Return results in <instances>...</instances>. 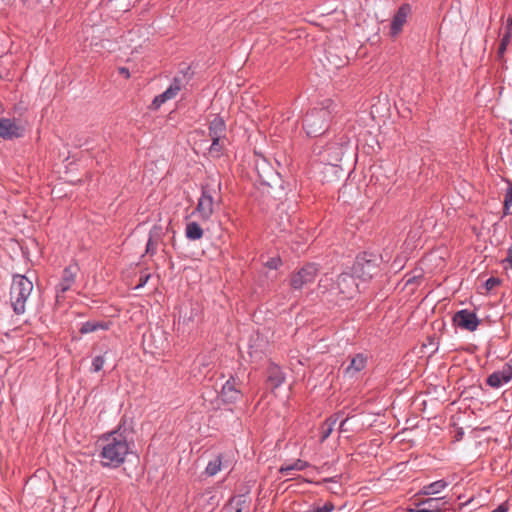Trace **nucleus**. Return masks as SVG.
Instances as JSON below:
<instances>
[{
	"label": "nucleus",
	"instance_id": "nucleus-1",
	"mask_svg": "<svg viewBox=\"0 0 512 512\" xmlns=\"http://www.w3.org/2000/svg\"><path fill=\"white\" fill-rule=\"evenodd\" d=\"M104 442L100 452L101 465L103 467H120L129 453V445L126 437L118 430L104 434L101 438Z\"/></svg>",
	"mask_w": 512,
	"mask_h": 512
},
{
	"label": "nucleus",
	"instance_id": "nucleus-2",
	"mask_svg": "<svg viewBox=\"0 0 512 512\" xmlns=\"http://www.w3.org/2000/svg\"><path fill=\"white\" fill-rule=\"evenodd\" d=\"M334 103L326 99L308 111L303 119V129L310 137L322 135L333 117Z\"/></svg>",
	"mask_w": 512,
	"mask_h": 512
},
{
	"label": "nucleus",
	"instance_id": "nucleus-3",
	"mask_svg": "<svg viewBox=\"0 0 512 512\" xmlns=\"http://www.w3.org/2000/svg\"><path fill=\"white\" fill-rule=\"evenodd\" d=\"M33 288V282L25 275H13L9 296L11 307L16 315L25 313L26 302L33 291Z\"/></svg>",
	"mask_w": 512,
	"mask_h": 512
},
{
	"label": "nucleus",
	"instance_id": "nucleus-4",
	"mask_svg": "<svg viewBox=\"0 0 512 512\" xmlns=\"http://www.w3.org/2000/svg\"><path fill=\"white\" fill-rule=\"evenodd\" d=\"M349 143L350 139L347 134L340 133L336 135L319 151L321 161L331 166H337L342 160Z\"/></svg>",
	"mask_w": 512,
	"mask_h": 512
},
{
	"label": "nucleus",
	"instance_id": "nucleus-5",
	"mask_svg": "<svg viewBox=\"0 0 512 512\" xmlns=\"http://www.w3.org/2000/svg\"><path fill=\"white\" fill-rule=\"evenodd\" d=\"M352 270L355 276L364 281L371 279L379 271L378 256L367 252L358 255Z\"/></svg>",
	"mask_w": 512,
	"mask_h": 512
},
{
	"label": "nucleus",
	"instance_id": "nucleus-6",
	"mask_svg": "<svg viewBox=\"0 0 512 512\" xmlns=\"http://www.w3.org/2000/svg\"><path fill=\"white\" fill-rule=\"evenodd\" d=\"M221 183L218 181L206 182L202 185V195L198 201L196 210L201 214L203 218H208L213 211V203L215 198L221 200L220 195Z\"/></svg>",
	"mask_w": 512,
	"mask_h": 512
},
{
	"label": "nucleus",
	"instance_id": "nucleus-7",
	"mask_svg": "<svg viewBox=\"0 0 512 512\" xmlns=\"http://www.w3.org/2000/svg\"><path fill=\"white\" fill-rule=\"evenodd\" d=\"M319 273V267L315 263H306L298 271L290 276V287L293 290H301L305 285L314 282Z\"/></svg>",
	"mask_w": 512,
	"mask_h": 512
},
{
	"label": "nucleus",
	"instance_id": "nucleus-8",
	"mask_svg": "<svg viewBox=\"0 0 512 512\" xmlns=\"http://www.w3.org/2000/svg\"><path fill=\"white\" fill-rule=\"evenodd\" d=\"M79 271L80 268L77 262L71 263L63 269L60 282L56 286L57 303L65 299L64 294L75 284Z\"/></svg>",
	"mask_w": 512,
	"mask_h": 512
},
{
	"label": "nucleus",
	"instance_id": "nucleus-9",
	"mask_svg": "<svg viewBox=\"0 0 512 512\" xmlns=\"http://www.w3.org/2000/svg\"><path fill=\"white\" fill-rule=\"evenodd\" d=\"M452 321L454 326L470 332L475 331L481 322L476 313L468 309L457 311L454 314Z\"/></svg>",
	"mask_w": 512,
	"mask_h": 512
},
{
	"label": "nucleus",
	"instance_id": "nucleus-10",
	"mask_svg": "<svg viewBox=\"0 0 512 512\" xmlns=\"http://www.w3.org/2000/svg\"><path fill=\"white\" fill-rule=\"evenodd\" d=\"M336 288L342 300L353 298L358 292L355 277L349 273H342L337 277Z\"/></svg>",
	"mask_w": 512,
	"mask_h": 512
},
{
	"label": "nucleus",
	"instance_id": "nucleus-11",
	"mask_svg": "<svg viewBox=\"0 0 512 512\" xmlns=\"http://www.w3.org/2000/svg\"><path fill=\"white\" fill-rule=\"evenodd\" d=\"M224 132V118L220 115H217L209 125V135L212 140V144L210 146V153H216V156H220V151L222 149L221 139L223 137Z\"/></svg>",
	"mask_w": 512,
	"mask_h": 512
},
{
	"label": "nucleus",
	"instance_id": "nucleus-12",
	"mask_svg": "<svg viewBox=\"0 0 512 512\" xmlns=\"http://www.w3.org/2000/svg\"><path fill=\"white\" fill-rule=\"evenodd\" d=\"M512 380V358L506 362L502 369L491 373L487 379L486 384L491 388H500L502 385L509 383Z\"/></svg>",
	"mask_w": 512,
	"mask_h": 512
},
{
	"label": "nucleus",
	"instance_id": "nucleus-13",
	"mask_svg": "<svg viewBox=\"0 0 512 512\" xmlns=\"http://www.w3.org/2000/svg\"><path fill=\"white\" fill-rule=\"evenodd\" d=\"M254 168L261 184L270 186L271 180L276 176L270 163L264 157L255 155Z\"/></svg>",
	"mask_w": 512,
	"mask_h": 512
},
{
	"label": "nucleus",
	"instance_id": "nucleus-14",
	"mask_svg": "<svg viewBox=\"0 0 512 512\" xmlns=\"http://www.w3.org/2000/svg\"><path fill=\"white\" fill-rule=\"evenodd\" d=\"M193 76V72L189 66H185L183 69L179 70L177 75L173 78L170 86L166 89L171 93L173 97H175L181 89L188 83V81Z\"/></svg>",
	"mask_w": 512,
	"mask_h": 512
},
{
	"label": "nucleus",
	"instance_id": "nucleus-15",
	"mask_svg": "<svg viewBox=\"0 0 512 512\" xmlns=\"http://www.w3.org/2000/svg\"><path fill=\"white\" fill-rule=\"evenodd\" d=\"M410 12V7L408 4H404L399 7L397 12L394 14L391 25H390V34L392 36H396L402 30L403 25L407 21V16Z\"/></svg>",
	"mask_w": 512,
	"mask_h": 512
},
{
	"label": "nucleus",
	"instance_id": "nucleus-16",
	"mask_svg": "<svg viewBox=\"0 0 512 512\" xmlns=\"http://www.w3.org/2000/svg\"><path fill=\"white\" fill-rule=\"evenodd\" d=\"M21 136L20 127L11 119L0 118V137L13 139Z\"/></svg>",
	"mask_w": 512,
	"mask_h": 512
},
{
	"label": "nucleus",
	"instance_id": "nucleus-17",
	"mask_svg": "<svg viewBox=\"0 0 512 512\" xmlns=\"http://www.w3.org/2000/svg\"><path fill=\"white\" fill-rule=\"evenodd\" d=\"M267 384L271 389L280 387L285 381V374L280 366L270 364L267 368Z\"/></svg>",
	"mask_w": 512,
	"mask_h": 512
},
{
	"label": "nucleus",
	"instance_id": "nucleus-18",
	"mask_svg": "<svg viewBox=\"0 0 512 512\" xmlns=\"http://www.w3.org/2000/svg\"><path fill=\"white\" fill-rule=\"evenodd\" d=\"M366 363L367 358L362 353L356 354L351 358L350 364L344 370V374L354 377L366 367Z\"/></svg>",
	"mask_w": 512,
	"mask_h": 512
},
{
	"label": "nucleus",
	"instance_id": "nucleus-19",
	"mask_svg": "<svg viewBox=\"0 0 512 512\" xmlns=\"http://www.w3.org/2000/svg\"><path fill=\"white\" fill-rule=\"evenodd\" d=\"M340 415H342L341 412H337L330 417H328L320 426L319 432H320V442H324L328 437L332 434L334 427L337 423V421L340 418Z\"/></svg>",
	"mask_w": 512,
	"mask_h": 512
},
{
	"label": "nucleus",
	"instance_id": "nucleus-20",
	"mask_svg": "<svg viewBox=\"0 0 512 512\" xmlns=\"http://www.w3.org/2000/svg\"><path fill=\"white\" fill-rule=\"evenodd\" d=\"M440 498H427L416 504V509L412 512H441Z\"/></svg>",
	"mask_w": 512,
	"mask_h": 512
},
{
	"label": "nucleus",
	"instance_id": "nucleus-21",
	"mask_svg": "<svg viewBox=\"0 0 512 512\" xmlns=\"http://www.w3.org/2000/svg\"><path fill=\"white\" fill-rule=\"evenodd\" d=\"M110 326H111L110 321L92 320V321H87V322L82 323V325L79 329V332H80V334L84 335V334L96 332L98 330H109Z\"/></svg>",
	"mask_w": 512,
	"mask_h": 512
},
{
	"label": "nucleus",
	"instance_id": "nucleus-22",
	"mask_svg": "<svg viewBox=\"0 0 512 512\" xmlns=\"http://www.w3.org/2000/svg\"><path fill=\"white\" fill-rule=\"evenodd\" d=\"M448 483L441 479L437 480L435 482H432L428 485L423 486V488L420 490V494L423 495H434L440 493L442 490H444L447 487Z\"/></svg>",
	"mask_w": 512,
	"mask_h": 512
},
{
	"label": "nucleus",
	"instance_id": "nucleus-23",
	"mask_svg": "<svg viewBox=\"0 0 512 512\" xmlns=\"http://www.w3.org/2000/svg\"><path fill=\"white\" fill-rule=\"evenodd\" d=\"M203 229L197 222L186 224L185 235L191 241L199 240L203 237Z\"/></svg>",
	"mask_w": 512,
	"mask_h": 512
},
{
	"label": "nucleus",
	"instance_id": "nucleus-24",
	"mask_svg": "<svg viewBox=\"0 0 512 512\" xmlns=\"http://www.w3.org/2000/svg\"><path fill=\"white\" fill-rule=\"evenodd\" d=\"M242 400V393L231 385L230 380L226 381V405L229 403H237Z\"/></svg>",
	"mask_w": 512,
	"mask_h": 512
},
{
	"label": "nucleus",
	"instance_id": "nucleus-25",
	"mask_svg": "<svg viewBox=\"0 0 512 512\" xmlns=\"http://www.w3.org/2000/svg\"><path fill=\"white\" fill-rule=\"evenodd\" d=\"M309 466H310V464L307 461L297 459L292 464L281 466L279 469V472L283 475H288L293 470L302 471Z\"/></svg>",
	"mask_w": 512,
	"mask_h": 512
},
{
	"label": "nucleus",
	"instance_id": "nucleus-26",
	"mask_svg": "<svg viewBox=\"0 0 512 512\" xmlns=\"http://www.w3.org/2000/svg\"><path fill=\"white\" fill-rule=\"evenodd\" d=\"M512 40V33L505 32L500 40L499 47L497 50V58L502 60L504 58L507 47L510 45Z\"/></svg>",
	"mask_w": 512,
	"mask_h": 512
},
{
	"label": "nucleus",
	"instance_id": "nucleus-27",
	"mask_svg": "<svg viewBox=\"0 0 512 512\" xmlns=\"http://www.w3.org/2000/svg\"><path fill=\"white\" fill-rule=\"evenodd\" d=\"M246 500L243 495L232 497L228 504H226V510L231 512H242V505L245 504Z\"/></svg>",
	"mask_w": 512,
	"mask_h": 512
},
{
	"label": "nucleus",
	"instance_id": "nucleus-28",
	"mask_svg": "<svg viewBox=\"0 0 512 512\" xmlns=\"http://www.w3.org/2000/svg\"><path fill=\"white\" fill-rule=\"evenodd\" d=\"M174 97L171 95L170 92H168L167 90H165L162 94L160 95H157L152 103H151V106L150 108L153 109V110H157L160 108V106L165 103L167 100H170V99H173Z\"/></svg>",
	"mask_w": 512,
	"mask_h": 512
},
{
	"label": "nucleus",
	"instance_id": "nucleus-29",
	"mask_svg": "<svg viewBox=\"0 0 512 512\" xmlns=\"http://www.w3.org/2000/svg\"><path fill=\"white\" fill-rule=\"evenodd\" d=\"M222 461H221V455H219L216 459L213 461H210L205 469V473L208 476L215 475L220 469H221Z\"/></svg>",
	"mask_w": 512,
	"mask_h": 512
},
{
	"label": "nucleus",
	"instance_id": "nucleus-30",
	"mask_svg": "<svg viewBox=\"0 0 512 512\" xmlns=\"http://www.w3.org/2000/svg\"><path fill=\"white\" fill-rule=\"evenodd\" d=\"M503 214L505 216L512 214V185L507 189L505 193Z\"/></svg>",
	"mask_w": 512,
	"mask_h": 512
},
{
	"label": "nucleus",
	"instance_id": "nucleus-31",
	"mask_svg": "<svg viewBox=\"0 0 512 512\" xmlns=\"http://www.w3.org/2000/svg\"><path fill=\"white\" fill-rule=\"evenodd\" d=\"M105 363L104 357L101 355L95 356L92 360V371L99 372Z\"/></svg>",
	"mask_w": 512,
	"mask_h": 512
},
{
	"label": "nucleus",
	"instance_id": "nucleus-32",
	"mask_svg": "<svg viewBox=\"0 0 512 512\" xmlns=\"http://www.w3.org/2000/svg\"><path fill=\"white\" fill-rule=\"evenodd\" d=\"M150 277H151L150 273H148L147 271H142L139 275V279L135 286V289H139V288H142L143 286H145V284L148 282Z\"/></svg>",
	"mask_w": 512,
	"mask_h": 512
},
{
	"label": "nucleus",
	"instance_id": "nucleus-33",
	"mask_svg": "<svg viewBox=\"0 0 512 512\" xmlns=\"http://www.w3.org/2000/svg\"><path fill=\"white\" fill-rule=\"evenodd\" d=\"M157 251V243L153 240L152 236L150 235L147 245H146V253L153 256L156 254Z\"/></svg>",
	"mask_w": 512,
	"mask_h": 512
},
{
	"label": "nucleus",
	"instance_id": "nucleus-34",
	"mask_svg": "<svg viewBox=\"0 0 512 512\" xmlns=\"http://www.w3.org/2000/svg\"><path fill=\"white\" fill-rule=\"evenodd\" d=\"M501 283L499 278L496 277H490L485 282V288L490 291L494 289L495 287L499 286Z\"/></svg>",
	"mask_w": 512,
	"mask_h": 512
},
{
	"label": "nucleus",
	"instance_id": "nucleus-35",
	"mask_svg": "<svg viewBox=\"0 0 512 512\" xmlns=\"http://www.w3.org/2000/svg\"><path fill=\"white\" fill-rule=\"evenodd\" d=\"M282 264L280 257H272L266 263L265 266L269 269H277Z\"/></svg>",
	"mask_w": 512,
	"mask_h": 512
},
{
	"label": "nucleus",
	"instance_id": "nucleus-36",
	"mask_svg": "<svg viewBox=\"0 0 512 512\" xmlns=\"http://www.w3.org/2000/svg\"><path fill=\"white\" fill-rule=\"evenodd\" d=\"M118 73L120 75L124 76L126 79L130 78V72H129V69L127 67H119L118 68Z\"/></svg>",
	"mask_w": 512,
	"mask_h": 512
},
{
	"label": "nucleus",
	"instance_id": "nucleus-37",
	"mask_svg": "<svg viewBox=\"0 0 512 512\" xmlns=\"http://www.w3.org/2000/svg\"><path fill=\"white\" fill-rule=\"evenodd\" d=\"M491 512H508V505L506 503H502Z\"/></svg>",
	"mask_w": 512,
	"mask_h": 512
},
{
	"label": "nucleus",
	"instance_id": "nucleus-38",
	"mask_svg": "<svg viewBox=\"0 0 512 512\" xmlns=\"http://www.w3.org/2000/svg\"><path fill=\"white\" fill-rule=\"evenodd\" d=\"M505 30L512 33V15L507 18Z\"/></svg>",
	"mask_w": 512,
	"mask_h": 512
},
{
	"label": "nucleus",
	"instance_id": "nucleus-39",
	"mask_svg": "<svg viewBox=\"0 0 512 512\" xmlns=\"http://www.w3.org/2000/svg\"><path fill=\"white\" fill-rule=\"evenodd\" d=\"M505 261L508 262L512 268V245L507 250V256H506Z\"/></svg>",
	"mask_w": 512,
	"mask_h": 512
},
{
	"label": "nucleus",
	"instance_id": "nucleus-40",
	"mask_svg": "<svg viewBox=\"0 0 512 512\" xmlns=\"http://www.w3.org/2000/svg\"><path fill=\"white\" fill-rule=\"evenodd\" d=\"M348 419H349V416H347L346 418H344V419L340 422V425H339V430H340V432H345V431H347V429H346V425H345V424H346V422L348 421Z\"/></svg>",
	"mask_w": 512,
	"mask_h": 512
},
{
	"label": "nucleus",
	"instance_id": "nucleus-41",
	"mask_svg": "<svg viewBox=\"0 0 512 512\" xmlns=\"http://www.w3.org/2000/svg\"><path fill=\"white\" fill-rule=\"evenodd\" d=\"M323 482H337L336 478L335 477H331V478H325L323 479Z\"/></svg>",
	"mask_w": 512,
	"mask_h": 512
}]
</instances>
